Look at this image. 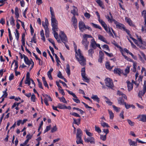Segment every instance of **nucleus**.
Returning <instances> with one entry per match:
<instances>
[{
	"instance_id": "nucleus-1",
	"label": "nucleus",
	"mask_w": 146,
	"mask_h": 146,
	"mask_svg": "<svg viewBox=\"0 0 146 146\" xmlns=\"http://www.w3.org/2000/svg\"><path fill=\"white\" fill-rule=\"evenodd\" d=\"M50 11L51 15V25L52 27V30L54 32V36L58 43H61L62 42L65 43L68 41L67 37L64 32L61 31L59 34V36L61 40L58 38V35L56 31H58V23L56 20L54 15L53 9L52 7H50Z\"/></svg>"
},
{
	"instance_id": "nucleus-2",
	"label": "nucleus",
	"mask_w": 146,
	"mask_h": 146,
	"mask_svg": "<svg viewBox=\"0 0 146 146\" xmlns=\"http://www.w3.org/2000/svg\"><path fill=\"white\" fill-rule=\"evenodd\" d=\"M74 48L76 52L75 57L80 64L82 66L86 65V59L82 55L80 49L77 50L76 46H74Z\"/></svg>"
},
{
	"instance_id": "nucleus-3",
	"label": "nucleus",
	"mask_w": 146,
	"mask_h": 146,
	"mask_svg": "<svg viewBox=\"0 0 146 146\" xmlns=\"http://www.w3.org/2000/svg\"><path fill=\"white\" fill-rule=\"evenodd\" d=\"M82 132L79 128L77 129L76 138V143L77 144H82L83 141L82 139Z\"/></svg>"
},
{
	"instance_id": "nucleus-4",
	"label": "nucleus",
	"mask_w": 146,
	"mask_h": 146,
	"mask_svg": "<svg viewBox=\"0 0 146 146\" xmlns=\"http://www.w3.org/2000/svg\"><path fill=\"white\" fill-rule=\"evenodd\" d=\"M117 23L115 24L116 28L125 31L128 35V34L130 33V31L129 30L126 29L125 25L123 24L120 23L117 21Z\"/></svg>"
},
{
	"instance_id": "nucleus-5",
	"label": "nucleus",
	"mask_w": 146,
	"mask_h": 146,
	"mask_svg": "<svg viewBox=\"0 0 146 146\" xmlns=\"http://www.w3.org/2000/svg\"><path fill=\"white\" fill-rule=\"evenodd\" d=\"M106 86L112 89L114 87L113 81L111 79L109 78H106L104 80Z\"/></svg>"
},
{
	"instance_id": "nucleus-6",
	"label": "nucleus",
	"mask_w": 146,
	"mask_h": 146,
	"mask_svg": "<svg viewBox=\"0 0 146 146\" xmlns=\"http://www.w3.org/2000/svg\"><path fill=\"white\" fill-rule=\"evenodd\" d=\"M128 35L129 36L130 38L137 45V46H139L140 48L142 49H145L146 48L144 46L140 45L139 44L138 40L135 39L132 37L130 33L128 34Z\"/></svg>"
},
{
	"instance_id": "nucleus-7",
	"label": "nucleus",
	"mask_w": 146,
	"mask_h": 146,
	"mask_svg": "<svg viewBox=\"0 0 146 146\" xmlns=\"http://www.w3.org/2000/svg\"><path fill=\"white\" fill-rule=\"evenodd\" d=\"M66 90L69 94L72 95L74 98H76L75 99L73 98V100L75 102L77 103H80V101L78 99L77 97L74 93H73L72 91L69 90Z\"/></svg>"
},
{
	"instance_id": "nucleus-8",
	"label": "nucleus",
	"mask_w": 146,
	"mask_h": 146,
	"mask_svg": "<svg viewBox=\"0 0 146 146\" xmlns=\"http://www.w3.org/2000/svg\"><path fill=\"white\" fill-rule=\"evenodd\" d=\"M78 26L81 32H83L85 30L86 25L84 22L82 21H79Z\"/></svg>"
},
{
	"instance_id": "nucleus-9",
	"label": "nucleus",
	"mask_w": 146,
	"mask_h": 146,
	"mask_svg": "<svg viewBox=\"0 0 146 146\" xmlns=\"http://www.w3.org/2000/svg\"><path fill=\"white\" fill-rule=\"evenodd\" d=\"M96 15L98 17V19L99 23L101 24L102 26L104 28L107 26L105 22L102 20L100 19V15L98 11L96 12Z\"/></svg>"
},
{
	"instance_id": "nucleus-10",
	"label": "nucleus",
	"mask_w": 146,
	"mask_h": 146,
	"mask_svg": "<svg viewBox=\"0 0 146 146\" xmlns=\"http://www.w3.org/2000/svg\"><path fill=\"white\" fill-rule=\"evenodd\" d=\"M137 119H139V121L143 122H146V115L145 114H140L138 115Z\"/></svg>"
},
{
	"instance_id": "nucleus-11",
	"label": "nucleus",
	"mask_w": 146,
	"mask_h": 146,
	"mask_svg": "<svg viewBox=\"0 0 146 146\" xmlns=\"http://www.w3.org/2000/svg\"><path fill=\"white\" fill-rule=\"evenodd\" d=\"M85 142H90L91 144H94L95 143L94 138L93 137H89L84 139Z\"/></svg>"
},
{
	"instance_id": "nucleus-12",
	"label": "nucleus",
	"mask_w": 146,
	"mask_h": 146,
	"mask_svg": "<svg viewBox=\"0 0 146 146\" xmlns=\"http://www.w3.org/2000/svg\"><path fill=\"white\" fill-rule=\"evenodd\" d=\"M82 44L85 46V48L86 50H87L89 42L88 40L85 38H83L82 42Z\"/></svg>"
},
{
	"instance_id": "nucleus-13",
	"label": "nucleus",
	"mask_w": 146,
	"mask_h": 146,
	"mask_svg": "<svg viewBox=\"0 0 146 146\" xmlns=\"http://www.w3.org/2000/svg\"><path fill=\"white\" fill-rule=\"evenodd\" d=\"M23 56L24 58V61L26 64L30 66V65L32 64L31 61L29 60L28 57L24 54H23Z\"/></svg>"
},
{
	"instance_id": "nucleus-14",
	"label": "nucleus",
	"mask_w": 146,
	"mask_h": 146,
	"mask_svg": "<svg viewBox=\"0 0 146 146\" xmlns=\"http://www.w3.org/2000/svg\"><path fill=\"white\" fill-rule=\"evenodd\" d=\"M137 39L138 40V41L139 42V44L140 45H141L142 46H146V42L145 41H143L141 36H140L139 37V36L138 35H137Z\"/></svg>"
},
{
	"instance_id": "nucleus-15",
	"label": "nucleus",
	"mask_w": 146,
	"mask_h": 146,
	"mask_svg": "<svg viewBox=\"0 0 146 146\" xmlns=\"http://www.w3.org/2000/svg\"><path fill=\"white\" fill-rule=\"evenodd\" d=\"M91 98L94 101L98 103H99L100 102V99L97 95L92 94L91 97Z\"/></svg>"
},
{
	"instance_id": "nucleus-16",
	"label": "nucleus",
	"mask_w": 146,
	"mask_h": 146,
	"mask_svg": "<svg viewBox=\"0 0 146 146\" xmlns=\"http://www.w3.org/2000/svg\"><path fill=\"white\" fill-rule=\"evenodd\" d=\"M98 38L99 40H100L101 41L104 42L106 44H109V43L108 42L107 40H106L105 38L103 36L100 35H99L98 36Z\"/></svg>"
},
{
	"instance_id": "nucleus-17",
	"label": "nucleus",
	"mask_w": 146,
	"mask_h": 146,
	"mask_svg": "<svg viewBox=\"0 0 146 146\" xmlns=\"http://www.w3.org/2000/svg\"><path fill=\"white\" fill-rule=\"evenodd\" d=\"M126 22L128 24L129 26L132 27H135V25L133 23L132 21L130 18H127L126 17L125 18Z\"/></svg>"
},
{
	"instance_id": "nucleus-18",
	"label": "nucleus",
	"mask_w": 146,
	"mask_h": 146,
	"mask_svg": "<svg viewBox=\"0 0 146 146\" xmlns=\"http://www.w3.org/2000/svg\"><path fill=\"white\" fill-rule=\"evenodd\" d=\"M96 43L95 41L94 38L92 39L91 42V44L90 45V47L94 49H95L96 48Z\"/></svg>"
},
{
	"instance_id": "nucleus-19",
	"label": "nucleus",
	"mask_w": 146,
	"mask_h": 146,
	"mask_svg": "<svg viewBox=\"0 0 146 146\" xmlns=\"http://www.w3.org/2000/svg\"><path fill=\"white\" fill-rule=\"evenodd\" d=\"M126 82L127 84L128 90L129 91H130L133 88V84L128 80H127Z\"/></svg>"
},
{
	"instance_id": "nucleus-20",
	"label": "nucleus",
	"mask_w": 146,
	"mask_h": 146,
	"mask_svg": "<svg viewBox=\"0 0 146 146\" xmlns=\"http://www.w3.org/2000/svg\"><path fill=\"white\" fill-rule=\"evenodd\" d=\"M109 15L110 16V19H109L108 21H109V22L111 23L113 21L114 22V23L115 24L117 23V21H116L115 20L113 19V17L112 15L111 12H110L109 13Z\"/></svg>"
},
{
	"instance_id": "nucleus-21",
	"label": "nucleus",
	"mask_w": 146,
	"mask_h": 146,
	"mask_svg": "<svg viewBox=\"0 0 146 146\" xmlns=\"http://www.w3.org/2000/svg\"><path fill=\"white\" fill-rule=\"evenodd\" d=\"M45 22L42 21V26L44 27V29H46H46L48 28V23H47V22H48V20L47 19H46L45 20Z\"/></svg>"
},
{
	"instance_id": "nucleus-22",
	"label": "nucleus",
	"mask_w": 146,
	"mask_h": 146,
	"mask_svg": "<svg viewBox=\"0 0 146 146\" xmlns=\"http://www.w3.org/2000/svg\"><path fill=\"white\" fill-rule=\"evenodd\" d=\"M128 141L129 142V144L130 146H137V142L133 141L131 139H128Z\"/></svg>"
},
{
	"instance_id": "nucleus-23",
	"label": "nucleus",
	"mask_w": 146,
	"mask_h": 146,
	"mask_svg": "<svg viewBox=\"0 0 146 146\" xmlns=\"http://www.w3.org/2000/svg\"><path fill=\"white\" fill-rule=\"evenodd\" d=\"M117 94L119 96H121L124 99L127 100V98L126 96L123 93L119 90L117 91Z\"/></svg>"
},
{
	"instance_id": "nucleus-24",
	"label": "nucleus",
	"mask_w": 146,
	"mask_h": 146,
	"mask_svg": "<svg viewBox=\"0 0 146 146\" xmlns=\"http://www.w3.org/2000/svg\"><path fill=\"white\" fill-rule=\"evenodd\" d=\"M124 99L122 97H119L117 100L118 103L120 105H123L125 102H124Z\"/></svg>"
},
{
	"instance_id": "nucleus-25",
	"label": "nucleus",
	"mask_w": 146,
	"mask_h": 146,
	"mask_svg": "<svg viewBox=\"0 0 146 146\" xmlns=\"http://www.w3.org/2000/svg\"><path fill=\"white\" fill-rule=\"evenodd\" d=\"M66 69L65 71L68 76H69L70 74V66L68 64H66Z\"/></svg>"
},
{
	"instance_id": "nucleus-26",
	"label": "nucleus",
	"mask_w": 146,
	"mask_h": 146,
	"mask_svg": "<svg viewBox=\"0 0 146 146\" xmlns=\"http://www.w3.org/2000/svg\"><path fill=\"white\" fill-rule=\"evenodd\" d=\"M113 72L114 74H118L119 75L121 73V70L119 68H115L113 70Z\"/></svg>"
},
{
	"instance_id": "nucleus-27",
	"label": "nucleus",
	"mask_w": 146,
	"mask_h": 146,
	"mask_svg": "<svg viewBox=\"0 0 146 146\" xmlns=\"http://www.w3.org/2000/svg\"><path fill=\"white\" fill-rule=\"evenodd\" d=\"M103 97L104 99H106L105 101L106 102L109 106H111L113 104V103L110 101L109 99L107 97L104 96Z\"/></svg>"
},
{
	"instance_id": "nucleus-28",
	"label": "nucleus",
	"mask_w": 146,
	"mask_h": 146,
	"mask_svg": "<svg viewBox=\"0 0 146 146\" xmlns=\"http://www.w3.org/2000/svg\"><path fill=\"white\" fill-rule=\"evenodd\" d=\"M57 107L60 109H66V106L64 104L58 103L57 105Z\"/></svg>"
},
{
	"instance_id": "nucleus-29",
	"label": "nucleus",
	"mask_w": 146,
	"mask_h": 146,
	"mask_svg": "<svg viewBox=\"0 0 146 146\" xmlns=\"http://www.w3.org/2000/svg\"><path fill=\"white\" fill-rule=\"evenodd\" d=\"M96 1L100 7L102 8V9L104 8V4L102 1L100 0H96Z\"/></svg>"
},
{
	"instance_id": "nucleus-30",
	"label": "nucleus",
	"mask_w": 146,
	"mask_h": 146,
	"mask_svg": "<svg viewBox=\"0 0 146 146\" xmlns=\"http://www.w3.org/2000/svg\"><path fill=\"white\" fill-rule=\"evenodd\" d=\"M106 67L107 69L111 70L113 68V66L111 67L110 65V62H107L105 64Z\"/></svg>"
},
{
	"instance_id": "nucleus-31",
	"label": "nucleus",
	"mask_w": 146,
	"mask_h": 146,
	"mask_svg": "<svg viewBox=\"0 0 146 146\" xmlns=\"http://www.w3.org/2000/svg\"><path fill=\"white\" fill-rule=\"evenodd\" d=\"M108 111L110 115V119H113L114 117V113L111 110H108Z\"/></svg>"
},
{
	"instance_id": "nucleus-32",
	"label": "nucleus",
	"mask_w": 146,
	"mask_h": 146,
	"mask_svg": "<svg viewBox=\"0 0 146 146\" xmlns=\"http://www.w3.org/2000/svg\"><path fill=\"white\" fill-rule=\"evenodd\" d=\"M94 49L90 48L88 50V54L89 56H90L92 58L93 57V54L94 52Z\"/></svg>"
},
{
	"instance_id": "nucleus-33",
	"label": "nucleus",
	"mask_w": 146,
	"mask_h": 146,
	"mask_svg": "<svg viewBox=\"0 0 146 146\" xmlns=\"http://www.w3.org/2000/svg\"><path fill=\"white\" fill-rule=\"evenodd\" d=\"M90 24L94 28L98 29L100 30H102V27L98 25L95 24L93 23H91Z\"/></svg>"
},
{
	"instance_id": "nucleus-34",
	"label": "nucleus",
	"mask_w": 146,
	"mask_h": 146,
	"mask_svg": "<svg viewBox=\"0 0 146 146\" xmlns=\"http://www.w3.org/2000/svg\"><path fill=\"white\" fill-rule=\"evenodd\" d=\"M15 31L16 33H15V35L16 39H17V41H18L19 40V32L18 31L17 29H15Z\"/></svg>"
},
{
	"instance_id": "nucleus-35",
	"label": "nucleus",
	"mask_w": 146,
	"mask_h": 146,
	"mask_svg": "<svg viewBox=\"0 0 146 146\" xmlns=\"http://www.w3.org/2000/svg\"><path fill=\"white\" fill-rule=\"evenodd\" d=\"M73 123L75 124H76L77 125H79L80 124L81 120V119L80 118L78 119H76L74 118L73 119Z\"/></svg>"
},
{
	"instance_id": "nucleus-36",
	"label": "nucleus",
	"mask_w": 146,
	"mask_h": 146,
	"mask_svg": "<svg viewBox=\"0 0 146 146\" xmlns=\"http://www.w3.org/2000/svg\"><path fill=\"white\" fill-rule=\"evenodd\" d=\"M30 42H33L35 43H36L37 41L36 38V36L35 34L34 35L32 38H31V40Z\"/></svg>"
},
{
	"instance_id": "nucleus-37",
	"label": "nucleus",
	"mask_w": 146,
	"mask_h": 146,
	"mask_svg": "<svg viewBox=\"0 0 146 146\" xmlns=\"http://www.w3.org/2000/svg\"><path fill=\"white\" fill-rule=\"evenodd\" d=\"M146 92V91H144L143 89V91H139L138 94V96L139 97H141L142 96H143Z\"/></svg>"
},
{
	"instance_id": "nucleus-38",
	"label": "nucleus",
	"mask_w": 146,
	"mask_h": 146,
	"mask_svg": "<svg viewBox=\"0 0 146 146\" xmlns=\"http://www.w3.org/2000/svg\"><path fill=\"white\" fill-rule=\"evenodd\" d=\"M82 78L85 80V82L88 83H89L90 82V80L86 76V74H83L81 75Z\"/></svg>"
},
{
	"instance_id": "nucleus-39",
	"label": "nucleus",
	"mask_w": 146,
	"mask_h": 146,
	"mask_svg": "<svg viewBox=\"0 0 146 146\" xmlns=\"http://www.w3.org/2000/svg\"><path fill=\"white\" fill-rule=\"evenodd\" d=\"M130 67L129 66H127L125 70L124 75L127 76V74H128L129 72Z\"/></svg>"
},
{
	"instance_id": "nucleus-40",
	"label": "nucleus",
	"mask_w": 146,
	"mask_h": 146,
	"mask_svg": "<svg viewBox=\"0 0 146 146\" xmlns=\"http://www.w3.org/2000/svg\"><path fill=\"white\" fill-rule=\"evenodd\" d=\"M58 98L60 100L61 102H63L64 103L67 104V101L64 97H62L61 98L58 97Z\"/></svg>"
},
{
	"instance_id": "nucleus-41",
	"label": "nucleus",
	"mask_w": 146,
	"mask_h": 146,
	"mask_svg": "<svg viewBox=\"0 0 146 146\" xmlns=\"http://www.w3.org/2000/svg\"><path fill=\"white\" fill-rule=\"evenodd\" d=\"M10 23L11 25H15V20L13 16H11L10 19Z\"/></svg>"
},
{
	"instance_id": "nucleus-42",
	"label": "nucleus",
	"mask_w": 146,
	"mask_h": 146,
	"mask_svg": "<svg viewBox=\"0 0 146 146\" xmlns=\"http://www.w3.org/2000/svg\"><path fill=\"white\" fill-rule=\"evenodd\" d=\"M112 107L114 111H115L117 112H119L120 109V108H118L114 105L112 106Z\"/></svg>"
},
{
	"instance_id": "nucleus-43",
	"label": "nucleus",
	"mask_w": 146,
	"mask_h": 146,
	"mask_svg": "<svg viewBox=\"0 0 146 146\" xmlns=\"http://www.w3.org/2000/svg\"><path fill=\"white\" fill-rule=\"evenodd\" d=\"M45 35L46 37L48 38L49 36V28L45 29Z\"/></svg>"
},
{
	"instance_id": "nucleus-44",
	"label": "nucleus",
	"mask_w": 146,
	"mask_h": 146,
	"mask_svg": "<svg viewBox=\"0 0 146 146\" xmlns=\"http://www.w3.org/2000/svg\"><path fill=\"white\" fill-rule=\"evenodd\" d=\"M100 139L103 141H105L106 139V135H101L100 137Z\"/></svg>"
},
{
	"instance_id": "nucleus-45",
	"label": "nucleus",
	"mask_w": 146,
	"mask_h": 146,
	"mask_svg": "<svg viewBox=\"0 0 146 146\" xmlns=\"http://www.w3.org/2000/svg\"><path fill=\"white\" fill-rule=\"evenodd\" d=\"M101 125L103 127H110V126L106 122H104L103 123H101Z\"/></svg>"
},
{
	"instance_id": "nucleus-46",
	"label": "nucleus",
	"mask_w": 146,
	"mask_h": 146,
	"mask_svg": "<svg viewBox=\"0 0 146 146\" xmlns=\"http://www.w3.org/2000/svg\"><path fill=\"white\" fill-rule=\"evenodd\" d=\"M70 114L75 117H80V115L79 114L75 112H71L70 113Z\"/></svg>"
},
{
	"instance_id": "nucleus-47",
	"label": "nucleus",
	"mask_w": 146,
	"mask_h": 146,
	"mask_svg": "<svg viewBox=\"0 0 146 146\" xmlns=\"http://www.w3.org/2000/svg\"><path fill=\"white\" fill-rule=\"evenodd\" d=\"M127 121L129 124L131 126H132L134 125L135 124L134 122L132 121L131 120L129 119H127Z\"/></svg>"
},
{
	"instance_id": "nucleus-48",
	"label": "nucleus",
	"mask_w": 146,
	"mask_h": 146,
	"mask_svg": "<svg viewBox=\"0 0 146 146\" xmlns=\"http://www.w3.org/2000/svg\"><path fill=\"white\" fill-rule=\"evenodd\" d=\"M3 94L1 96V98L3 97L4 98H6L7 97V96L8 95V94L7 92V90H6L5 91H3Z\"/></svg>"
},
{
	"instance_id": "nucleus-49",
	"label": "nucleus",
	"mask_w": 146,
	"mask_h": 146,
	"mask_svg": "<svg viewBox=\"0 0 146 146\" xmlns=\"http://www.w3.org/2000/svg\"><path fill=\"white\" fill-rule=\"evenodd\" d=\"M57 129L56 126L55 125L51 128V132L52 133H54L57 130Z\"/></svg>"
},
{
	"instance_id": "nucleus-50",
	"label": "nucleus",
	"mask_w": 146,
	"mask_h": 146,
	"mask_svg": "<svg viewBox=\"0 0 146 146\" xmlns=\"http://www.w3.org/2000/svg\"><path fill=\"white\" fill-rule=\"evenodd\" d=\"M92 38V36L88 34H84L83 35V38H85L87 40L88 38Z\"/></svg>"
},
{
	"instance_id": "nucleus-51",
	"label": "nucleus",
	"mask_w": 146,
	"mask_h": 146,
	"mask_svg": "<svg viewBox=\"0 0 146 146\" xmlns=\"http://www.w3.org/2000/svg\"><path fill=\"white\" fill-rule=\"evenodd\" d=\"M42 96L44 97V98L46 97L47 98H48L49 99V100L50 101H52V99L50 96H48V95L45 94H42Z\"/></svg>"
},
{
	"instance_id": "nucleus-52",
	"label": "nucleus",
	"mask_w": 146,
	"mask_h": 146,
	"mask_svg": "<svg viewBox=\"0 0 146 146\" xmlns=\"http://www.w3.org/2000/svg\"><path fill=\"white\" fill-rule=\"evenodd\" d=\"M50 128L51 125H50L49 126H47L44 131V133H45L49 131L50 129Z\"/></svg>"
},
{
	"instance_id": "nucleus-53",
	"label": "nucleus",
	"mask_w": 146,
	"mask_h": 146,
	"mask_svg": "<svg viewBox=\"0 0 146 146\" xmlns=\"http://www.w3.org/2000/svg\"><path fill=\"white\" fill-rule=\"evenodd\" d=\"M142 16L143 17V18H146V10H144L141 13Z\"/></svg>"
},
{
	"instance_id": "nucleus-54",
	"label": "nucleus",
	"mask_w": 146,
	"mask_h": 146,
	"mask_svg": "<svg viewBox=\"0 0 146 146\" xmlns=\"http://www.w3.org/2000/svg\"><path fill=\"white\" fill-rule=\"evenodd\" d=\"M15 14L16 16L19 15V9L18 8L16 7H15Z\"/></svg>"
},
{
	"instance_id": "nucleus-55",
	"label": "nucleus",
	"mask_w": 146,
	"mask_h": 146,
	"mask_svg": "<svg viewBox=\"0 0 146 146\" xmlns=\"http://www.w3.org/2000/svg\"><path fill=\"white\" fill-rule=\"evenodd\" d=\"M31 100L32 101L35 102V95L33 94L31 95Z\"/></svg>"
},
{
	"instance_id": "nucleus-56",
	"label": "nucleus",
	"mask_w": 146,
	"mask_h": 146,
	"mask_svg": "<svg viewBox=\"0 0 146 146\" xmlns=\"http://www.w3.org/2000/svg\"><path fill=\"white\" fill-rule=\"evenodd\" d=\"M95 130L99 133H100L101 132V129L98 127L95 126Z\"/></svg>"
},
{
	"instance_id": "nucleus-57",
	"label": "nucleus",
	"mask_w": 146,
	"mask_h": 146,
	"mask_svg": "<svg viewBox=\"0 0 146 146\" xmlns=\"http://www.w3.org/2000/svg\"><path fill=\"white\" fill-rule=\"evenodd\" d=\"M47 51L48 53L49 54V56L50 57V58H51V59L52 60V62H54V58H53V57H52V55L51 54L50 51L48 50H47Z\"/></svg>"
},
{
	"instance_id": "nucleus-58",
	"label": "nucleus",
	"mask_w": 146,
	"mask_h": 146,
	"mask_svg": "<svg viewBox=\"0 0 146 146\" xmlns=\"http://www.w3.org/2000/svg\"><path fill=\"white\" fill-rule=\"evenodd\" d=\"M25 84H28L29 86L31 84L30 78H26V80L25 81Z\"/></svg>"
},
{
	"instance_id": "nucleus-59",
	"label": "nucleus",
	"mask_w": 146,
	"mask_h": 146,
	"mask_svg": "<svg viewBox=\"0 0 146 146\" xmlns=\"http://www.w3.org/2000/svg\"><path fill=\"white\" fill-rule=\"evenodd\" d=\"M122 54L123 56L125 58V59H126V60H128L129 61H131V62H132V61H133V60L132 59H131L130 58H129L127 57V56H126L125 55L123 54L122 53Z\"/></svg>"
},
{
	"instance_id": "nucleus-60",
	"label": "nucleus",
	"mask_w": 146,
	"mask_h": 146,
	"mask_svg": "<svg viewBox=\"0 0 146 146\" xmlns=\"http://www.w3.org/2000/svg\"><path fill=\"white\" fill-rule=\"evenodd\" d=\"M58 77L60 79H62L63 78V76H62V74L60 71H59L57 74Z\"/></svg>"
},
{
	"instance_id": "nucleus-61",
	"label": "nucleus",
	"mask_w": 146,
	"mask_h": 146,
	"mask_svg": "<svg viewBox=\"0 0 146 146\" xmlns=\"http://www.w3.org/2000/svg\"><path fill=\"white\" fill-rule=\"evenodd\" d=\"M124 112L123 111H122L119 114V116L120 117V118H121L122 119H124V116L123 115V113H124Z\"/></svg>"
},
{
	"instance_id": "nucleus-62",
	"label": "nucleus",
	"mask_w": 146,
	"mask_h": 146,
	"mask_svg": "<svg viewBox=\"0 0 146 146\" xmlns=\"http://www.w3.org/2000/svg\"><path fill=\"white\" fill-rule=\"evenodd\" d=\"M84 16L88 19H89L90 17V15L88 13L86 12L84 13Z\"/></svg>"
},
{
	"instance_id": "nucleus-63",
	"label": "nucleus",
	"mask_w": 146,
	"mask_h": 146,
	"mask_svg": "<svg viewBox=\"0 0 146 146\" xmlns=\"http://www.w3.org/2000/svg\"><path fill=\"white\" fill-rule=\"evenodd\" d=\"M58 91L59 92L61 93L62 95L63 96H64L65 94V93L64 91V90L63 89H58Z\"/></svg>"
},
{
	"instance_id": "nucleus-64",
	"label": "nucleus",
	"mask_w": 146,
	"mask_h": 146,
	"mask_svg": "<svg viewBox=\"0 0 146 146\" xmlns=\"http://www.w3.org/2000/svg\"><path fill=\"white\" fill-rule=\"evenodd\" d=\"M72 20L73 23H76L77 22V20L76 18L74 16H73L72 19Z\"/></svg>"
}]
</instances>
